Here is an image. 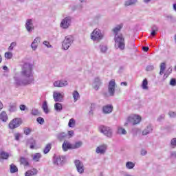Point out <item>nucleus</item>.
I'll list each match as a JSON object with an SVG mask.
<instances>
[{
	"instance_id": "obj_1",
	"label": "nucleus",
	"mask_w": 176,
	"mask_h": 176,
	"mask_svg": "<svg viewBox=\"0 0 176 176\" xmlns=\"http://www.w3.org/2000/svg\"><path fill=\"white\" fill-rule=\"evenodd\" d=\"M14 79L17 86H27L34 83L32 65L28 63H24L20 72V76H14Z\"/></svg>"
},
{
	"instance_id": "obj_2",
	"label": "nucleus",
	"mask_w": 176,
	"mask_h": 176,
	"mask_svg": "<svg viewBox=\"0 0 176 176\" xmlns=\"http://www.w3.org/2000/svg\"><path fill=\"white\" fill-rule=\"evenodd\" d=\"M123 28V25H118L115 27L112 31L115 35L114 41H115V47L116 49H120V50H124V38H123V35L118 34V32L120 31Z\"/></svg>"
},
{
	"instance_id": "obj_3",
	"label": "nucleus",
	"mask_w": 176,
	"mask_h": 176,
	"mask_svg": "<svg viewBox=\"0 0 176 176\" xmlns=\"http://www.w3.org/2000/svg\"><path fill=\"white\" fill-rule=\"evenodd\" d=\"M72 43H74V36L71 35L66 36L62 43V47L63 50H68Z\"/></svg>"
},
{
	"instance_id": "obj_4",
	"label": "nucleus",
	"mask_w": 176,
	"mask_h": 176,
	"mask_svg": "<svg viewBox=\"0 0 176 176\" xmlns=\"http://www.w3.org/2000/svg\"><path fill=\"white\" fill-rule=\"evenodd\" d=\"M104 38V36L101 33V30L99 29H95L91 34V39L96 42H100L101 39Z\"/></svg>"
},
{
	"instance_id": "obj_5",
	"label": "nucleus",
	"mask_w": 176,
	"mask_h": 176,
	"mask_svg": "<svg viewBox=\"0 0 176 176\" xmlns=\"http://www.w3.org/2000/svg\"><path fill=\"white\" fill-rule=\"evenodd\" d=\"M100 131L106 137H108V138H112V135H113V131L112 129H111L109 126H100Z\"/></svg>"
},
{
	"instance_id": "obj_6",
	"label": "nucleus",
	"mask_w": 176,
	"mask_h": 176,
	"mask_svg": "<svg viewBox=\"0 0 176 176\" xmlns=\"http://www.w3.org/2000/svg\"><path fill=\"white\" fill-rule=\"evenodd\" d=\"M141 122V118L140 116H131L128 117L126 122H125L124 126H127L129 123H131L133 126L135 124H138Z\"/></svg>"
},
{
	"instance_id": "obj_7",
	"label": "nucleus",
	"mask_w": 176,
	"mask_h": 176,
	"mask_svg": "<svg viewBox=\"0 0 176 176\" xmlns=\"http://www.w3.org/2000/svg\"><path fill=\"white\" fill-rule=\"evenodd\" d=\"M115 89H116V82H115V79H112L108 85V93L110 97L115 96Z\"/></svg>"
},
{
	"instance_id": "obj_8",
	"label": "nucleus",
	"mask_w": 176,
	"mask_h": 176,
	"mask_svg": "<svg viewBox=\"0 0 176 176\" xmlns=\"http://www.w3.org/2000/svg\"><path fill=\"white\" fill-rule=\"evenodd\" d=\"M23 123V121L21 118H15L13 119L10 123H9V129L11 130H14V129H17V127H19L20 125Z\"/></svg>"
},
{
	"instance_id": "obj_9",
	"label": "nucleus",
	"mask_w": 176,
	"mask_h": 176,
	"mask_svg": "<svg viewBox=\"0 0 176 176\" xmlns=\"http://www.w3.org/2000/svg\"><path fill=\"white\" fill-rule=\"evenodd\" d=\"M71 23H72V17L66 16L64 18V19L62 20L60 23V27L64 30H67V28H69L71 25Z\"/></svg>"
},
{
	"instance_id": "obj_10",
	"label": "nucleus",
	"mask_w": 176,
	"mask_h": 176,
	"mask_svg": "<svg viewBox=\"0 0 176 176\" xmlns=\"http://www.w3.org/2000/svg\"><path fill=\"white\" fill-rule=\"evenodd\" d=\"M74 164L78 173H79V174H83V173H85V165L83 164V162L79 160H76Z\"/></svg>"
},
{
	"instance_id": "obj_11",
	"label": "nucleus",
	"mask_w": 176,
	"mask_h": 176,
	"mask_svg": "<svg viewBox=\"0 0 176 176\" xmlns=\"http://www.w3.org/2000/svg\"><path fill=\"white\" fill-rule=\"evenodd\" d=\"M25 27L28 32H32V31L35 30V27L34 26V21L31 19H27Z\"/></svg>"
},
{
	"instance_id": "obj_12",
	"label": "nucleus",
	"mask_w": 176,
	"mask_h": 176,
	"mask_svg": "<svg viewBox=\"0 0 176 176\" xmlns=\"http://www.w3.org/2000/svg\"><path fill=\"white\" fill-rule=\"evenodd\" d=\"M67 161L65 156L62 155L59 157H54L53 163L54 164H56V166H63L64 163Z\"/></svg>"
},
{
	"instance_id": "obj_13",
	"label": "nucleus",
	"mask_w": 176,
	"mask_h": 176,
	"mask_svg": "<svg viewBox=\"0 0 176 176\" xmlns=\"http://www.w3.org/2000/svg\"><path fill=\"white\" fill-rule=\"evenodd\" d=\"M102 85V82L101 81V79L100 78L96 77L94 80L93 84H92V87L96 90V91L100 90V87Z\"/></svg>"
},
{
	"instance_id": "obj_14",
	"label": "nucleus",
	"mask_w": 176,
	"mask_h": 176,
	"mask_svg": "<svg viewBox=\"0 0 176 176\" xmlns=\"http://www.w3.org/2000/svg\"><path fill=\"white\" fill-rule=\"evenodd\" d=\"M53 98L55 102H62L63 98H64V96H63V94H61L60 93L54 91Z\"/></svg>"
},
{
	"instance_id": "obj_15",
	"label": "nucleus",
	"mask_w": 176,
	"mask_h": 176,
	"mask_svg": "<svg viewBox=\"0 0 176 176\" xmlns=\"http://www.w3.org/2000/svg\"><path fill=\"white\" fill-rule=\"evenodd\" d=\"M54 87H65L68 86V82L67 80H57L54 82Z\"/></svg>"
},
{
	"instance_id": "obj_16",
	"label": "nucleus",
	"mask_w": 176,
	"mask_h": 176,
	"mask_svg": "<svg viewBox=\"0 0 176 176\" xmlns=\"http://www.w3.org/2000/svg\"><path fill=\"white\" fill-rule=\"evenodd\" d=\"M107 144H102L96 148V153H100V155H104L107 151Z\"/></svg>"
},
{
	"instance_id": "obj_17",
	"label": "nucleus",
	"mask_w": 176,
	"mask_h": 176,
	"mask_svg": "<svg viewBox=\"0 0 176 176\" xmlns=\"http://www.w3.org/2000/svg\"><path fill=\"white\" fill-rule=\"evenodd\" d=\"M103 113H111L113 111V106L112 104H107L102 108Z\"/></svg>"
},
{
	"instance_id": "obj_18",
	"label": "nucleus",
	"mask_w": 176,
	"mask_h": 176,
	"mask_svg": "<svg viewBox=\"0 0 176 176\" xmlns=\"http://www.w3.org/2000/svg\"><path fill=\"white\" fill-rule=\"evenodd\" d=\"M62 148H63L64 152H67V151H68V149H72V144H71L69 143V142H68V141H64V142L62 145Z\"/></svg>"
},
{
	"instance_id": "obj_19",
	"label": "nucleus",
	"mask_w": 176,
	"mask_h": 176,
	"mask_svg": "<svg viewBox=\"0 0 176 176\" xmlns=\"http://www.w3.org/2000/svg\"><path fill=\"white\" fill-rule=\"evenodd\" d=\"M8 159H9V153L1 151L0 153V162H3V160H8Z\"/></svg>"
},
{
	"instance_id": "obj_20",
	"label": "nucleus",
	"mask_w": 176,
	"mask_h": 176,
	"mask_svg": "<svg viewBox=\"0 0 176 176\" xmlns=\"http://www.w3.org/2000/svg\"><path fill=\"white\" fill-rule=\"evenodd\" d=\"M153 131V129H152L151 125H148L142 131L143 135H148V134H150V133H152Z\"/></svg>"
},
{
	"instance_id": "obj_21",
	"label": "nucleus",
	"mask_w": 176,
	"mask_h": 176,
	"mask_svg": "<svg viewBox=\"0 0 176 176\" xmlns=\"http://www.w3.org/2000/svg\"><path fill=\"white\" fill-rule=\"evenodd\" d=\"M38 174V170L33 168L32 170H28L25 173V176H34Z\"/></svg>"
},
{
	"instance_id": "obj_22",
	"label": "nucleus",
	"mask_w": 176,
	"mask_h": 176,
	"mask_svg": "<svg viewBox=\"0 0 176 176\" xmlns=\"http://www.w3.org/2000/svg\"><path fill=\"white\" fill-rule=\"evenodd\" d=\"M8 113H6V111H2L0 113V120H2L3 122H8Z\"/></svg>"
},
{
	"instance_id": "obj_23",
	"label": "nucleus",
	"mask_w": 176,
	"mask_h": 176,
	"mask_svg": "<svg viewBox=\"0 0 176 176\" xmlns=\"http://www.w3.org/2000/svg\"><path fill=\"white\" fill-rule=\"evenodd\" d=\"M138 2V0H126L125 1L124 6H134L135 3Z\"/></svg>"
},
{
	"instance_id": "obj_24",
	"label": "nucleus",
	"mask_w": 176,
	"mask_h": 176,
	"mask_svg": "<svg viewBox=\"0 0 176 176\" xmlns=\"http://www.w3.org/2000/svg\"><path fill=\"white\" fill-rule=\"evenodd\" d=\"M10 171L11 174H14V173H17V171H19V168L16 165H14V164H12L10 165Z\"/></svg>"
},
{
	"instance_id": "obj_25",
	"label": "nucleus",
	"mask_w": 176,
	"mask_h": 176,
	"mask_svg": "<svg viewBox=\"0 0 176 176\" xmlns=\"http://www.w3.org/2000/svg\"><path fill=\"white\" fill-rule=\"evenodd\" d=\"M9 112H16L17 111V107L16 106L15 103L10 104L8 107Z\"/></svg>"
},
{
	"instance_id": "obj_26",
	"label": "nucleus",
	"mask_w": 176,
	"mask_h": 176,
	"mask_svg": "<svg viewBox=\"0 0 176 176\" xmlns=\"http://www.w3.org/2000/svg\"><path fill=\"white\" fill-rule=\"evenodd\" d=\"M54 109L56 112H61L63 111V104L61 103H55L54 104Z\"/></svg>"
},
{
	"instance_id": "obj_27",
	"label": "nucleus",
	"mask_w": 176,
	"mask_h": 176,
	"mask_svg": "<svg viewBox=\"0 0 176 176\" xmlns=\"http://www.w3.org/2000/svg\"><path fill=\"white\" fill-rule=\"evenodd\" d=\"M82 145H83L82 141L76 142L75 144H72V149H78V148H80Z\"/></svg>"
},
{
	"instance_id": "obj_28",
	"label": "nucleus",
	"mask_w": 176,
	"mask_h": 176,
	"mask_svg": "<svg viewBox=\"0 0 176 176\" xmlns=\"http://www.w3.org/2000/svg\"><path fill=\"white\" fill-rule=\"evenodd\" d=\"M20 163H21V164H23V166H25L26 167L30 166V163H28L27 158H25L24 157H20Z\"/></svg>"
},
{
	"instance_id": "obj_29",
	"label": "nucleus",
	"mask_w": 176,
	"mask_h": 176,
	"mask_svg": "<svg viewBox=\"0 0 176 176\" xmlns=\"http://www.w3.org/2000/svg\"><path fill=\"white\" fill-rule=\"evenodd\" d=\"M42 108L45 113H49V107L47 106V102L46 100L43 102Z\"/></svg>"
},
{
	"instance_id": "obj_30",
	"label": "nucleus",
	"mask_w": 176,
	"mask_h": 176,
	"mask_svg": "<svg viewBox=\"0 0 176 176\" xmlns=\"http://www.w3.org/2000/svg\"><path fill=\"white\" fill-rule=\"evenodd\" d=\"M72 95L74 102H76V101L80 98V95H79V92H78V91H74Z\"/></svg>"
},
{
	"instance_id": "obj_31",
	"label": "nucleus",
	"mask_w": 176,
	"mask_h": 176,
	"mask_svg": "<svg viewBox=\"0 0 176 176\" xmlns=\"http://www.w3.org/2000/svg\"><path fill=\"white\" fill-rule=\"evenodd\" d=\"M135 166V164L131 162H127L126 163V167L128 168V170H133L134 167Z\"/></svg>"
},
{
	"instance_id": "obj_32",
	"label": "nucleus",
	"mask_w": 176,
	"mask_h": 176,
	"mask_svg": "<svg viewBox=\"0 0 176 176\" xmlns=\"http://www.w3.org/2000/svg\"><path fill=\"white\" fill-rule=\"evenodd\" d=\"M65 137H67V133L64 132L60 133L57 135V138L59 140V141H63Z\"/></svg>"
},
{
	"instance_id": "obj_33",
	"label": "nucleus",
	"mask_w": 176,
	"mask_h": 176,
	"mask_svg": "<svg viewBox=\"0 0 176 176\" xmlns=\"http://www.w3.org/2000/svg\"><path fill=\"white\" fill-rule=\"evenodd\" d=\"M164 71H166V63H161L160 75H163V74H164Z\"/></svg>"
},
{
	"instance_id": "obj_34",
	"label": "nucleus",
	"mask_w": 176,
	"mask_h": 176,
	"mask_svg": "<svg viewBox=\"0 0 176 176\" xmlns=\"http://www.w3.org/2000/svg\"><path fill=\"white\" fill-rule=\"evenodd\" d=\"M142 88L143 89V90H148V80L144 79L142 81Z\"/></svg>"
},
{
	"instance_id": "obj_35",
	"label": "nucleus",
	"mask_w": 176,
	"mask_h": 176,
	"mask_svg": "<svg viewBox=\"0 0 176 176\" xmlns=\"http://www.w3.org/2000/svg\"><path fill=\"white\" fill-rule=\"evenodd\" d=\"M42 157V155L39 153H36L33 155V160L34 162H39V159Z\"/></svg>"
},
{
	"instance_id": "obj_36",
	"label": "nucleus",
	"mask_w": 176,
	"mask_h": 176,
	"mask_svg": "<svg viewBox=\"0 0 176 176\" xmlns=\"http://www.w3.org/2000/svg\"><path fill=\"white\" fill-rule=\"evenodd\" d=\"M170 146L173 149L176 148V138H173L171 139L170 142Z\"/></svg>"
},
{
	"instance_id": "obj_37",
	"label": "nucleus",
	"mask_w": 176,
	"mask_h": 176,
	"mask_svg": "<svg viewBox=\"0 0 176 176\" xmlns=\"http://www.w3.org/2000/svg\"><path fill=\"white\" fill-rule=\"evenodd\" d=\"M50 149H52V144H47L43 151L45 155H46L47 153H49V152H50Z\"/></svg>"
},
{
	"instance_id": "obj_38",
	"label": "nucleus",
	"mask_w": 176,
	"mask_h": 176,
	"mask_svg": "<svg viewBox=\"0 0 176 176\" xmlns=\"http://www.w3.org/2000/svg\"><path fill=\"white\" fill-rule=\"evenodd\" d=\"M76 122L74 118H71L69 121L68 126L69 127H75Z\"/></svg>"
},
{
	"instance_id": "obj_39",
	"label": "nucleus",
	"mask_w": 176,
	"mask_h": 176,
	"mask_svg": "<svg viewBox=\"0 0 176 176\" xmlns=\"http://www.w3.org/2000/svg\"><path fill=\"white\" fill-rule=\"evenodd\" d=\"M100 50L101 53H107V51L108 50V47H107V45H100Z\"/></svg>"
},
{
	"instance_id": "obj_40",
	"label": "nucleus",
	"mask_w": 176,
	"mask_h": 176,
	"mask_svg": "<svg viewBox=\"0 0 176 176\" xmlns=\"http://www.w3.org/2000/svg\"><path fill=\"white\" fill-rule=\"evenodd\" d=\"M5 57H6V58L10 60L12 58V57H13V54L10 52H7L5 53Z\"/></svg>"
},
{
	"instance_id": "obj_41",
	"label": "nucleus",
	"mask_w": 176,
	"mask_h": 176,
	"mask_svg": "<svg viewBox=\"0 0 176 176\" xmlns=\"http://www.w3.org/2000/svg\"><path fill=\"white\" fill-rule=\"evenodd\" d=\"M30 149H34L36 142H35L34 139H31L30 140Z\"/></svg>"
},
{
	"instance_id": "obj_42",
	"label": "nucleus",
	"mask_w": 176,
	"mask_h": 176,
	"mask_svg": "<svg viewBox=\"0 0 176 176\" xmlns=\"http://www.w3.org/2000/svg\"><path fill=\"white\" fill-rule=\"evenodd\" d=\"M118 134H124L126 135L127 134V131H126V130L122 127H119L118 128Z\"/></svg>"
},
{
	"instance_id": "obj_43",
	"label": "nucleus",
	"mask_w": 176,
	"mask_h": 176,
	"mask_svg": "<svg viewBox=\"0 0 176 176\" xmlns=\"http://www.w3.org/2000/svg\"><path fill=\"white\" fill-rule=\"evenodd\" d=\"M31 113L33 116H37V115H39V111L38 109H32Z\"/></svg>"
},
{
	"instance_id": "obj_44",
	"label": "nucleus",
	"mask_w": 176,
	"mask_h": 176,
	"mask_svg": "<svg viewBox=\"0 0 176 176\" xmlns=\"http://www.w3.org/2000/svg\"><path fill=\"white\" fill-rule=\"evenodd\" d=\"M23 133L25 134V135H30L31 133V129L30 128H24Z\"/></svg>"
},
{
	"instance_id": "obj_45",
	"label": "nucleus",
	"mask_w": 176,
	"mask_h": 176,
	"mask_svg": "<svg viewBox=\"0 0 176 176\" xmlns=\"http://www.w3.org/2000/svg\"><path fill=\"white\" fill-rule=\"evenodd\" d=\"M165 118H166V115H164V114H162V115L159 116L157 118V122H163V120H164Z\"/></svg>"
},
{
	"instance_id": "obj_46",
	"label": "nucleus",
	"mask_w": 176,
	"mask_h": 176,
	"mask_svg": "<svg viewBox=\"0 0 176 176\" xmlns=\"http://www.w3.org/2000/svg\"><path fill=\"white\" fill-rule=\"evenodd\" d=\"M36 120L39 124H43L45 123V119L42 117L37 118Z\"/></svg>"
},
{
	"instance_id": "obj_47",
	"label": "nucleus",
	"mask_w": 176,
	"mask_h": 176,
	"mask_svg": "<svg viewBox=\"0 0 176 176\" xmlns=\"http://www.w3.org/2000/svg\"><path fill=\"white\" fill-rule=\"evenodd\" d=\"M32 43H36L37 45H38V43H41V37H36Z\"/></svg>"
},
{
	"instance_id": "obj_48",
	"label": "nucleus",
	"mask_w": 176,
	"mask_h": 176,
	"mask_svg": "<svg viewBox=\"0 0 176 176\" xmlns=\"http://www.w3.org/2000/svg\"><path fill=\"white\" fill-rule=\"evenodd\" d=\"M31 47H32V50H36V49H38V44L32 43Z\"/></svg>"
},
{
	"instance_id": "obj_49",
	"label": "nucleus",
	"mask_w": 176,
	"mask_h": 176,
	"mask_svg": "<svg viewBox=\"0 0 176 176\" xmlns=\"http://www.w3.org/2000/svg\"><path fill=\"white\" fill-rule=\"evenodd\" d=\"M168 115H169L170 118H176V112L169 111Z\"/></svg>"
},
{
	"instance_id": "obj_50",
	"label": "nucleus",
	"mask_w": 176,
	"mask_h": 176,
	"mask_svg": "<svg viewBox=\"0 0 176 176\" xmlns=\"http://www.w3.org/2000/svg\"><path fill=\"white\" fill-rule=\"evenodd\" d=\"M154 68H155V67H153V65H148V66L146 67V71H153Z\"/></svg>"
},
{
	"instance_id": "obj_51",
	"label": "nucleus",
	"mask_w": 176,
	"mask_h": 176,
	"mask_svg": "<svg viewBox=\"0 0 176 176\" xmlns=\"http://www.w3.org/2000/svg\"><path fill=\"white\" fill-rule=\"evenodd\" d=\"M170 86H175L176 85V80L175 78H172L170 81Z\"/></svg>"
},
{
	"instance_id": "obj_52",
	"label": "nucleus",
	"mask_w": 176,
	"mask_h": 176,
	"mask_svg": "<svg viewBox=\"0 0 176 176\" xmlns=\"http://www.w3.org/2000/svg\"><path fill=\"white\" fill-rule=\"evenodd\" d=\"M151 30L158 32L159 31V28L156 25H153L151 26Z\"/></svg>"
},
{
	"instance_id": "obj_53",
	"label": "nucleus",
	"mask_w": 176,
	"mask_h": 176,
	"mask_svg": "<svg viewBox=\"0 0 176 176\" xmlns=\"http://www.w3.org/2000/svg\"><path fill=\"white\" fill-rule=\"evenodd\" d=\"M19 109L21 111H25V109H27V106L25 104H21L19 105Z\"/></svg>"
},
{
	"instance_id": "obj_54",
	"label": "nucleus",
	"mask_w": 176,
	"mask_h": 176,
	"mask_svg": "<svg viewBox=\"0 0 176 176\" xmlns=\"http://www.w3.org/2000/svg\"><path fill=\"white\" fill-rule=\"evenodd\" d=\"M43 43V45H45V46L47 47H52V45H50V43H49V41H45Z\"/></svg>"
},
{
	"instance_id": "obj_55",
	"label": "nucleus",
	"mask_w": 176,
	"mask_h": 176,
	"mask_svg": "<svg viewBox=\"0 0 176 176\" xmlns=\"http://www.w3.org/2000/svg\"><path fill=\"white\" fill-rule=\"evenodd\" d=\"M146 153H148L146 150H145V149L141 150L140 154L142 155V156H145V155H146Z\"/></svg>"
},
{
	"instance_id": "obj_56",
	"label": "nucleus",
	"mask_w": 176,
	"mask_h": 176,
	"mask_svg": "<svg viewBox=\"0 0 176 176\" xmlns=\"http://www.w3.org/2000/svg\"><path fill=\"white\" fill-rule=\"evenodd\" d=\"M16 141H19L20 140V133H15L14 134Z\"/></svg>"
},
{
	"instance_id": "obj_57",
	"label": "nucleus",
	"mask_w": 176,
	"mask_h": 176,
	"mask_svg": "<svg viewBox=\"0 0 176 176\" xmlns=\"http://www.w3.org/2000/svg\"><path fill=\"white\" fill-rule=\"evenodd\" d=\"M173 72V68L172 67H169L168 69V70L166 72V74H171Z\"/></svg>"
},
{
	"instance_id": "obj_58",
	"label": "nucleus",
	"mask_w": 176,
	"mask_h": 176,
	"mask_svg": "<svg viewBox=\"0 0 176 176\" xmlns=\"http://www.w3.org/2000/svg\"><path fill=\"white\" fill-rule=\"evenodd\" d=\"M74 131H68V135H69V137H74Z\"/></svg>"
},
{
	"instance_id": "obj_59",
	"label": "nucleus",
	"mask_w": 176,
	"mask_h": 176,
	"mask_svg": "<svg viewBox=\"0 0 176 176\" xmlns=\"http://www.w3.org/2000/svg\"><path fill=\"white\" fill-rule=\"evenodd\" d=\"M156 32H157V31L152 30L151 33V36H156Z\"/></svg>"
},
{
	"instance_id": "obj_60",
	"label": "nucleus",
	"mask_w": 176,
	"mask_h": 176,
	"mask_svg": "<svg viewBox=\"0 0 176 176\" xmlns=\"http://www.w3.org/2000/svg\"><path fill=\"white\" fill-rule=\"evenodd\" d=\"M170 156H172V157H175L176 158V151H172L170 153Z\"/></svg>"
},
{
	"instance_id": "obj_61",
	"label": "nucleus",
	"mask_w": 176,
	"mask_h": 176,
	"mask_svg": "<svg viewBox=\"0 0 176 176\" xmlns=\"http://www.w3.org/2000/svg\"><path fill=\"white\" fill-rule=\"evenodd\" d=\"M142 50H144V52H148V50H149V47H143Z\"/></svg>"
},
{
	"instance_id": "obj_62",
	"label": "nucleus",
	"mask_w": 176,
	"mask_h": 176,
	"mask_svg": "<svg viewBox=\"0 0 176 176\" xmlns=\"http://www.w3.org/2000/svg\"><path fill=\"white\" fill-rule=\"evenodd\" d=\"M16 45H17V43H16V42H12V43L10 44V45H11L12 47H16Z\"/></svg>"
},
{
	"instance_id": "obj_63",
	"label": "nucleus",
	"mask_w": 176,
	"mask_h": 176,
	"mask_svg": "<svg viewBox=\"0 0 176 176\" xmlns=\"http://www.w3.org/2000/svg\"><path fill=\"white\" fill-rule=\"evenodd\" d=\"M170 74H168L167 73H165L164 75V79H166V78H168V76Z\"/></svg>"
},
{
	"instance_id": "obj_64",
	"label": "nucleus",
	"mask_w": 176,
	"mask_h": 176,
	"mask_svg": "<svg viewBox=\"0 0 176 176\" xmlns=\"http://www.w3.org/2000/svg\"><path fill=\"white\" fill-rule=\"evenodd\" d=\"M173 10H175V12H176V3L173 4Z\"/></svg>"
}]
</instances>
